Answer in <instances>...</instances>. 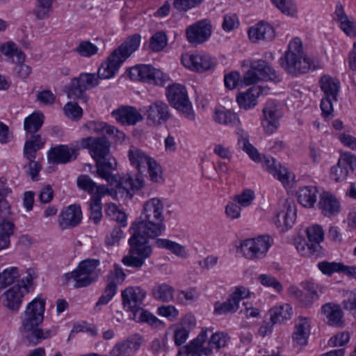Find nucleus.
<instances>
[{"label":"nucleus","mask_w":356,"mask_h":356,"mask_svg":"<svg viewBox=\"0 0 356 356\" xmlns=\"http://www.w3.org/2000/svg\"><path fill=\"white\" fill-rule=\"evenodd\" d=\"M45 300L35 298L26 307L21 315V332L24 341L29 346H36L42 340L56 334L55 328L42 330L38 326L42 323L45 309Z\"/></svg>","instance_id":"1"},{"label":"nucleus","mask_w":356,"mask_h":356,"mask_svg":"<svg viewBox=\"0 0 356 356\" xmlns=\"http://www.w3.org/2000/svg\"><path fill=\"white\" fill-rule=\"evenodd\" d=\"M147 291L140 286H129L122 291V303L132 313L131 318L137 323H146L152 327L163 326V323L154 315L143 309Z\"/></svg>","instance_id":"2"},{"label":"nucleus","mask_w":356,"mask_h":356,"mask_svg":"<svg viewBox=\"0 0 356 356\" xmlns=\"http://www.w3.org/2000/svg\"><path fill=\"white\" fill-rule=\"evenodd\" d=\"M141 37L134 34L128 37L119 47L115 49L108 56L106 61L102 63L98 69L97 76L100 79L113 77L118 72L122 64L140 46Z\"/></svg>","instance_id":"3"},{"label":"nucleus","mask_w":356,"mask_h":356,"mask_svg":"<svg viewBox=\"0 0 356 356\" xmlns=\"http://www.w3.org/2000/svg\"><path fill=\"white\" fill-rule=\"evenodd\" d=\"M163 209V203L161 200H149L144 204L140 217L131 223V227L146 231L153 236H160L165 229Z\"/></svg>","instance_id":"4"},{"label":"nucleus","mask_w":356,"mask_h":356,"mask_svg":"<svg viewBox=\"0 0 356 356\" xmlns=\"http://www.w3.org/2000/svg\"><path fill=\"white\" fill-rule=\"evenodd\" d=\"M130 234L129 252L123 257L122 261L127 266L140 268L145 264V259L152 254V247L149 244L148 239L157 236H153L151 233L133 227H130Z\"/></svg>","instance_id":"5"},{"label":"nucleus","mask_w":356,"mask_h":356,"mask_svg":"<svg viewBox=\"0 0 356 356\" xmlns=\"http://www.w3.org/2000/svg\"><path fill=\"white\" fill-rule=\"evenodd\" d=\"M281 67L289 74L298 76L308 72L313 60L304 51L302 42L296 38L288 44V49L280 59Z\"/></svg>","instance_id":"6"},{"label":"nucleus","mask_w":356,"mask_h":356,"mask_svg":"<svg viewBox=\"0 0 356 356\" xmlns=\"http://www.w3.org/2000/svg\"><path fill=\"white\" fill-rule=\"evenodd\" d=\"M238 143L240 147L247 153L249 157L256 163H261L269 173L278 178H289L295 177L289 169L282 165L275 159L270 156H261L257 148L249 142V136L247 133H242L238 139Z\"/></svg>","instance_id":"7"},{"label":"nucleus","mask_w":356,"mask_h":356,"mask_svg":"<svg viewBox=\"0 0 356 356\" xmlns=\"http://www.w3.org/2000/svg\"><path fill=\"white\" fill-rule=\"evenodd\" d=\"M77 186L91 195L88 202L90 219L95 224L102 218V198L106 195H113L115 191L105 185H97L92 179H77Z\"/></svg>","instance_id":"8"},{"label":"nucleus","mask_w":356,"mask_h":356,"mask_svg":"<svg viewBox=\"0 0 356 356\" xmlns=\"http://www.w3.org/2000/svg\"><path fill=\"white\" fill-rule=\"evenodd\" d=\"M100 264L99 259H88L81 261L76 269L63 276L67 284L72 280L74 288L86 287L95 282L101 274L97 268Z\"/></svg>","instance_id":"9"},{"label":"nucleus","mask_w":356,"mask_h":356,"mask_svg":"<svg viewBox=\"0 0 356 356\" xmlns=\"http://www.w3.org/2000/svg\"><path fill=\"white\" fill-rule=\"evenodd\" d=\"M166 96L174 108L180 111L188 120L195 121V114L184 86L175 83L168 86Z\"/></svg>","instance_id":"10"},{"label":"nucleus","mask_w":356,"mask_h":356,"mask_svg":"<svg viewBox=\"0 0 356 356\" xmlns=\"http://www.w3.org/2000/svg\"><path fill=\"white\" fill-rule=\"evenodd\" d=\"M127 156L131 165L135 167L140 174L147 169L151 178L161 177V167L142 149L136 146H131Z\"/></svg>","instance_id":"11"},{"label":"nucleus","mask_w":356,"mask_h":356,"mask_svg":"<svg viewBox=\"0 0 356 356\" xmlns=\"http://www.w3.org/2000/svg\"><path fill=\"white\" fill-rule=\"evenodd\" d=\"M260 79L280 82L281 79L276 71L264 60L250 63V69L245 74L243 81L245 86L255 84Z\"/></svg>","instance_id":"12"},{"label":"nucleus","mask_w":356,"mask_h":356,"mask_svg":"<svg viewBox=\"0 0 356 356\" xmlns=\"http://www.w3.org/2000/svg\"><path fill=\"white\" fill-rule=\"evenodd\" d=\"M272 243L268 236L248 238L241 243L239 249L243 256L249 260H257L266 257Z\"/></svg>","instance_id":"13"},{"label":"nucleus","mask_w":356,"mask_h":356,"mask_svg":"<svg viewBox=\"0 0 356 356\" xmlns=\"http://www.w3.org/2000/svg\"><path fill=\"white\" fill-rule=\"evenodd\" d=\"M129 76L134 81H140L159 86H163L168 80L167 74L149 65H139L131 67L129 70Z\"/></svg>","instance_id":"14"},{"label":"nucleus","mask_w":356,"mask_h":356,"mask_svg":"<svg viewBox=\"0 0 356 356\" xmlns=\"http://www.w3.org/2000/svg\"><path fill=\"white\" fill-rule=\"evenodd\" d=\"M79 148L88 149L96 161L106 159L110 153V143L105 136H88L77 142Z\"/></svg>","instance_id":"15"},{"label":"nucleus","mask_w":356,"mask_h":356,"mask_svg":"<svg viewBox=\"0 0 356 356\" xmlns=\"http://www.w3.org/2000/svg\"><path fill=\"white\" fill-rule=\"evenodd\" d=\"M261 125L266 134H271L277 131L282 117L280 104L275 100L266 102L262 110Z\"/></svg>","instance_id":"16"},{"label":"nucleus","mask_w":356,"mask_h":356,"mask_svg":"<svg viewBox=\"0 0 356 356\" xmlns=\"http://www.w3.org/2000/svg\"><path fill=\"white\" fill-rule=\"evenodd\" d=\"M183 65L191 70L204 72L214 68L216 59L205 53H187L181 56Z\"/></svg>","instance_id":"17"},{"label":"nucleus","mask_w":356,"mask_h":356,"mask_svg":"<svg viewBox=\"0 0 356 356\" xmlns=\"http://www.w3.org/2000/svg\"><path fill=\"white\" fill-rule=\"evenodd\" d=\"M211 332L208 328L202 329L197 337L178 351V356H210L212 355L210 347H203V344L208 338V332Z\"/></svg>","instance_id":"18"},{"label":"nucleus","mask_w":356,"mask_h":356,"mask_svg":"<svg viewBox=\"0 0 356 356\" xmlns=\"http://www.w3.org/2000/svg\"><path fill=\"white\" fill-rule=\"evenodd\" d=\"M249 296L248 290L244 286L236 287L227 301L216 302L214 305V313L218 315L234 313L238 309L239 302Z\"/></svg>","instance_id":"19"},{"label":"nucleus","mask_w":356,"mask_h":356,"mask_svg":"<svg viewBox=\"0 0 356 356\" xmlns=\"http://www.w3.org/2000/svg\"><path fill=\"white\" fill-rule=\"evenodd\" d=\"M143 111L149 125L161 124L170 118L168 106L162 101L157 100L147 106H144Z\"/></svg>","instance_id":"20"},{"label":"nucleus","mask_w":356,"mask_h":356,"mask_svg":"<svg viewBox=\"0 0 356 356\" xmlns=\"http://www.w3.org/2000/svg\"><path fill=\"white\" fill-rule=\"evenodd\" d=\"M296 218V209L295 204L284 200L282 202L280 210L275 215L273 222L282 232L291 228Z\"/></svg>","instance_id":"21"},{"label":"nucleus","mask_w":356,"mask_h":356,"mask_svg":"<svg viewBox=\"0 0 356 356\" xmlns=\"http://www.w3.org/2000/svg\"><path fill=\"white\" fill-rule=\"evenodd\" d=\"M211 26L206 20H201L187 27L186 37L189 43L202 44L211 35Z\"/></svg>","instance_id":"22"},{"label":"nucleus","mask_w":356,"mask_h":356,"mask_svg":"<svg viewBox=\"0 0 356 356\" xmlns=\"http://www.w3.org/2000/svg\"><path fill=\"white\" fill-rule=\"evenodd\" d=\"M143 341L138 334H133L127 339L117 343L111 350L113 356H131L140 348Z\"/></svg>","instance_id":"23"},{"label":"nucleus","mask_w":356,"mask_h":356,"mask_svg":"<svg viewBox=\"0 0 356 356\" xmlns=\"http://www.w3.org/2000/svg\"><path fill=\"white\" fill-rule=\"evenodd\" d=\"M195 325V318L191 315L185 316L179 323L173 325V339L177 346H180L188 339L191 330Z\"/></svg>","instance_id":"24"},{"label":"nucleus","mask_w":356,"mask_h":356,"mask_svg":"<svg viewBox=\"0 0 356 356\" xmlns=\"http://www.w3.org/2000/svg\"><path fill=\"white\" fill-rule=\"evenodd\" d=\"M77 156V150L73 147L65 145H58L48 152V161L50 164H65L73 160Z\"/></svg>","instance_id":"25"},{"label":"nucleus","mask_w":356,"mask_h":356,"mask_svg":"<svg viewBox=\"0 0 356 356\" xmlns=\"http://www.w3.org/2000/svg\"><path fill=\"white\" fill-rule=\"evenodd\" d=\"M82 218L81 207L72 204L62 211L58 216V224L62 229L74 227L79 225Z\"/></svg>","instance_id":"26"},{"label":"nucleus","mask_w":356,"mask_h":356,"mask_svg":"<svg viewBox=\"0 0 356 356\" xmlns=\"http://www.w3.org/2000/svg\"><path fill=\"white\" fill-rule=\"evenodd\" d=\"M310 320L306 317H299L295 325L292 334V340L298 346H304L307 344L310 335Z\"/></svg>","instance_id":"27"},{"label":"nucleus","mask_w":356,"mask_h":356,"mask_svg":"<svg viewBox=\"0 0 356 356\" xmlns=\"http://www.w3.org/2000/svg\"><path fill=\"white\" fill-rule=\"evenodd\" d=\"M23 297L22 286L19 284H15L3 293V305L10 310L17 312L22 305Z\"/></svg>","instance_id":"28"},{"label":"nucleus","mask_w":356,"mask_h":356,"mask_svg":"<svg viewBox=\"0 0 356 356\" xmlns=\"http://www.w3.org/2000/svg\"><path fill=\"white\" fill-rule=\"evenodd\" d=\"M321 312L325 317L329 325L336 327L343 326V312L339 305L333 302H327L322 305Z\"/></svg>","instance_id":"29"},{"label":"nucleus","mask_w":356,"mask_h":356,"mask_svg":"<svg viewBox=\"0 0 356 356\" xmlns=\"http://www.w3.org/2000/svg\"><path fill=\"white\" fill-rule=\"evenodd\" d=\"M335 20L340 24L341 29L344 33L350 37H356V22L349 17L345 13L341 3H337L334 11Z\"/></svg>","instance_id":"30"},{"label":"nucleus","mask_w":356,"mask_h":356,"mask_svg":"<svg viewBox=\"0 0 356 356\" xmlns=\"http://www.w3.org/2000/svg\"><path fill=\"white\" fill-rule=\"evenodd\" d=\"M319 208L325 216H335L340 211V203L334 195L324 191L320 195Z\"/></svg>","instance_id":"31"},{"label":"nucleus","mask_w":356,"mask_h":356,"mask_svg":"<svg viewBox=\"0 0 356 356\" xmlns=\"http://www.w3.org/2000/svg\"><path fill=\"white\" fill-rule=\"evenodd\" d=\"M248 36L253 42L259 40H271L275 36L274 28L268 23L259 22L254 26L250 28Z\"/></svg>","instance_id":"32"},{"label":"nucleus","mask_w":356,"mask_h":356,"mask_svg":"<svg viewBox=\"0 0 356 356\" xmlns=\"http://www.w3.org/2000/svg\"><path fill=\"white\" fill-rule=\"evenodd\" d=\"M262 92L263 88L260 86H254L246 92L239 94L236 98L239 107L245 110L254 107L257 104V97Z\"/></svg>","instance_id":"33"},{"label":"nucleus","mask_w":356,"mask_h":356,"mask_svg":"<svg viewBox=\"0 0 356 356\" xmlns=\"http://www.w3.org/2000/svg\"><path fill=\"white\" fill-rule=\"evenodd\" d=\"M116 120L123 124H135L142 120V115L134 107H122L112 113Z\"/></svg>","instance_id":"34"},{"label":"nucleus","mask_w":356,"mask_h":356,"mask_svg":"<svg viewBox=\"0 0 356 356\" xmlns=\"http://www.w3.org/2000/svg\"><path fill=\"white\" fill-rule=\"evenodd\" d=\"M95 169L101 178H115L114 172L117 170V161L115 158L109 156L95 162Z\"/></svg>","instance_id":"35"},{"label":"nucleus","mask_w":356,"mask_h":356,"mask_svg":"<svg viewBox=\"0 0 356 356\" xmlns=\"http://www.w3.org/2000/svg\"><path fill=\"white\" fill-rule=\"evenodd\" d=\"M319 84L324 97H328L331 99H337L340 89V82L329 75L321 76Z\"/></svg>","instance_id":"36"},{"label":"nucleus","mask_w":356,"mask_h":356,"mask_svg":"<svg viewBox=\"0 0 356 356\" xmlns=\"http://www.w3.org/2000/svg\"><path fill=\"white\" fill-rule=\"evenodd\" d=\"M0 51L13 63H23L25 61L26 55L13 42L9 41L1 43Z\"/></svg>","instance_id":"37"},{"label":"nucleus","mask_w":356,"mask_h":356,"mask_svg":"<svg viewBox=\"0 0 356 356\" xmlns=\"http://www.w3.org/2000/svg\"><path fill=\"white\" fill-rule=\"evenodd\" d=\"M175 289L166 283H157L152 289L153 298L163 302H169L174 298Z\"/></svg>","instance_id":"38"},{"label":"nucleus","mask_w":356,"mask_h":356,"mask_svg":"<svg viewBox=\"0 0 356 356\" xmlns=\"http://www.w3.org/2000/svg\"><path fill=\"white\" fill-rule=\"evenodd\" d=\"M44 139L40 134L31 135L30 139L27 140L24 146V154L29 161L35 159V153L44 145Z\"/></svg>","instance_id":"39"},{"label":"nucleus","mask_w":356,"mask_h":356,"mask_svg":"<svg viewBox=\"0 0 356 356\" xmlns=\"http://www.w3.org/2000/svg\"><path fill=\"white\" fill-rule=\"evenodd\" d=\"M292 315V307L289 304H284L271 308L267 314L273 323H281L289 320Z\"/></svg>","instance_id":"40"},{"label":"nucleus","mask_w":356,"mask_h":356,"mask_svg":"<svg viewBox=\"0 0 356 356\" xmlns=\"http://www.w3.org/2000/svg\"><path fill=\"white\" fill-rule=\"evenodd\" d=\"M316 186H305L298 192V200L305 207L311 208L316 202L317 193Z\"/></svg>","instance_id":"41"},{"label":"nucleus","mask_w":356,"mask_h":356,"mask_svg":"<svg viewBox=\"0 0 356 356\" xmlns=\"http://www.w3.org/2000/svg\"><path fill=\"white\" fill-rule=\"evenodd\" d=\"M155 244L158 248H165L179 257L186 258L188 257L186 248L175 241L165 238H158L155 241Z\"/></svg>","instance_id":"42"},{"label":"nucleus","mask_w":356,"mask_h":356,"mask_svg":"<svg viewBox=\"0 0 356 356\" xmlns=\"http://www.w3.org/2000/svg\"><path fill=\"white\" fill-rule=\"evenodd\" d=\"M20 275L21 273L18 267L9 266L3 269L0 272V289L14 284Z\"/></svg>","instance_id":"43"},{"label":"nucleus","mask_w":356,"mask_h":356,"mask_svg":"<svg viewBox=\"0 0 356 356\" xmlns=\"http://www.w3.org/2000/svg\"><path fill=\"white\" fill-rule=\"evenodd\" d=\"M306 234L308 241L313 245V249L317 250L318 252L321 249L320 243L323 241L324 232L318 225H313L306 229Z\"/></svg>","instance_id":"44"},{"label":"nucleus","mask_w":356,"mask_h":356,"mask_svg":"<svg viewBox=\"0 0 356 356\" xmlns=\"http://www.w3.org/2000/svg\"><path fill=\"white\" fill-rule=\"evenodd\" d=\"M91 134L104 135L105 134L111 135L118 131L113 126L108 125L103 122L90 121L83 125Z\"/></svg>","instance_id":"45"},{"label":"nucleus","mask_w":356,"mask_h":356,"mask_svg":"<svg viewBox=\"0 0 356 356\" xmlns=\"http://www.w3.org/2000/svg\"><path fill=\"white\" fill-rule=\"evenodd\" d=\"M143 179H122L118 184V191L122 193H126L127 196L132 197L134 192L143 187Z\"/></svg>","instance_id":"46"},{"label":"nucleus","mask_w":356,"mask_h":356,"mask_svg":"<svg viewBox=\"0 0 356 356\" xmlns=\"http://www.w3.org/2000/svg\"><path fill=\"white\" fill-rule=\"evenodd\" d=\"M44 122V115L42 113H33L25 118L24 129L26 133L35 134L41 128Z\"/></svg>","instance_id":"47"},{"label":"nucleus","mask_w":356,"mask_h":356,"mask_svg":"<svg viewBox=\"0 0 356 356\" xmlns=\"http://www.w3.org/2000/svg\"><path fill=\"white\" fill-rule=\"evenodd\" d=\"M302 287L305 291H303L302 304L305 307H310L313 302L317 300L319 298L317 291V285L313 282H305L302 283Z\"/></svg>","instance_id":"48"},{"label":"nucleus","mask_w":356,"mask_h":356,"mask_svg":"<svg viewBox=\"0 0 356 356\" xmlns=\"http://www.w3.org/2000/svg\"><path fill=\"white\" fill-rule=\"evenodd\" d=\"M67 96L70 99H86L85 86L81 84L77 77L72 79L70 83L66 86Z\"/></svg>","instance_id":"49"},{"label":"nucleus","mask_w":356,"mask_h":356,"mask_svg":"<svg viewBox=\"0 0 356 356\" xmlns=\"http://www.w3.org/2000/svg\"><path fill=\"white\" fill-rule=\"evenodd\" d=\"M213 120L220 124L234 125L238 119L237 115L229 110L216 109L214 112Z\"/></svg>","instance_id":"50"},{"label":"nucleus","mask_w":356,"mask_h":356,"mask_svg":"<svg viewBox=\"0 0 356 356\" xmlns=\"http://www.w3.org/2000/svg\"><path fill=\"white\" fill-rule=\"evenodd\" d=\"M54 0H36L34 14L37 19H44L49 17L53 8Z\"/></svg>","instance_id":"51"},{"label":"nucleus","mask_w":356,"mask_h":356,"mask_svg":"<svg viewBox=\"0 0 356 356\" xmlns=\"http://www.w3.org/2000/svg\"><path fill=\"white\" fill-rule=\"evenodd\" d=\"M258 280L261 285L273 289L276 292H281L283 289L282 283L271 274H261Z\"/></svg>","instance_id":"52"},{"label":"nucleus","mask_w":356,"mask_h":356,"mask_svg":"<svg viewBox=\"0 0 356 356\" xmlns=\"http://www.w3.org/2000/svg\"><path fill=\"white\" fill-rule=\"evenodd\" d=\"M229 339V338L227 334L222 332H216L211 334L207 347H210L213 352V348L218 350L225 347L227 344Z\"/></svg>","instance_id":"53"},{"label":"nucleus","mask_w":356,"mask_h":356,"mask_svg":"<svg viewBox=\"0 0 356 356\" xmlns=\"http://www.w3.org/2000/svg\"><path fill=\"white\" fill-rule=\"evenodd\" d=\"M317 266L323 274L330 276L334 273L341 272L343 269V265L338 262L323 261L318 262Z\"/></svg>","instance_id":"54"},{"label":"nucleus","mask_w":356,"mask_h":356,"mask_svg":"<svg viewBox=\"0 0 356 356\" xmlns=\"http://www.w3.org/2000/svg\"><path fill=\"white\" fill-rule=\"evenodd\" d=\"M65 115L72 120H79L82 117L83 110L76 102H70L63 107Z\"/></svg>","instance_id":"55"},{"label":"nucleus","mask_w":356,"mask_h":356,"mask_svg":"<svg viewBox=\"0 0 356 356\" xmlns=\"http://www.w3.org/2000/svg\"><path fill=\"white\" fill-rule=\"evenodd\" d=\"M167 41V36L163 32H157L152 36L149 47L154 51H159L166 46Z\"/></svg>","instance_id":"56"},{"label":"nucleus","mask_w":356,"mask_h":356,"mask_svg":"<svg viewBox=\"0 0 356 356\" xmlns=\"http://www.w3.org/2000/svg\"><path fill=\"white\" fill-rule=\"evenodd\" d=\"M296 247L298 252L304 257H310L312 255H317L319 252L314 250L312 248L313 245L309 241L307 243L305 239L298 238L296 241Z\"/></svg>","instance_id":"57"},{"label":"nucleus","mask_w":356,"mask_h":356,"mask_svg":"<svg viewBox=\"0 0 356 356\" xmlns=\"http://www.w3.org/2000/svg\"><path fill=\"white\" fill-rule=\"evenodd\" d=\"M76 51L82 56L90 57L97 53L98 48L89 41H82L76 47Z\"/></svg>","instance_id":"58"},{"label":"nucleus","mask_w":356,"mask_h":356,"mask_svg":"<svg viewBox=\"0 0 356 356\" xmlns=\"http://www.w3.org/2000/svg\"><path fill=\"white\" fill-rule=\"evenodd\" d=\"M77 78L85 86L86 91L99 84V78L95 73H81Z\"/></svg>","instance_id":"59"},{"label":"nucleus","mask_w":356,"mask_h":356,"mask_svg":"<svg viewBox=\"0 0 356 356\" xmlns=\"http://www.w3.org/2000/svg\"><path fill=\"white\" fill-rule=\"evenodd\" d=\"M254 199V193L250 189H245L241 193L234 196V200L241 207H247L250 206Z\"/></svg>","instance_id":"60"},{"label":"nucleus","mask_w":356,"mask_h":356,"mask_svg":"<svg viewBox=\"0 0 356 356\" xmlns=\"http://www.w3.org/2000/svg\"><path fill=\"white\" fill-rule=\"evenodd\" d=\"M124 233L121 227L114 226L111 232H109L105 237V243L108 246H113L118 244L120 239L123 237Z\"/></svg>","instance_id":"61"},{"label":"nucleus","mask_w":356,"mask_h":356,"mask_svg":"<svg viewBox=\"0 0 356 356\" xmlns=\"http://www.w3.org/2000/svg\"><path fill=\"white\" fill-rule=\"evenodd\" d=\"M204 0H172V4L175 9L181 12L187 11L199 6Z\"/></svg>","instance_id":"62"},{"label":"nucleus","mask_w":356,"mask_h":356,"mask_svg":"<svg viewBox=\"0 0 356 356\" xmlns=\"http://www.w3.org/2000/svg\"><path fill=\"white\" fill-rule=\"evenodd\" d=\"M276 7L284 14L293 15L296 11V7L291 1L288 0H271Z\"/></svg>","instance_id":"63"},{"label":"nucleus","mask_w":356,"mask_h":356,"mask_svg":"<svg viewBox=\"0 0 356 356\" xmlns=\"http://www.w3.org/2000/svg\"><path fill=\"white\" fill-rule=\"evenodd\" d=\"M55 100V95L49 90L39 91L36 94V101L44 106L53 105Z\"/></svg>","instance_id":"64"}]
</instances>
